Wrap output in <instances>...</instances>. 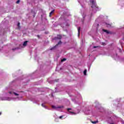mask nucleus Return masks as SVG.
Instances as JSON below:
<instances>
[{"label": "nucleus", "mask_w": 124, "mask_h": 124, "mask_svg": "<svg viewBox=\"0 0 124 124\" xmlns=\"http://www.w3.org/2000/svg\"><path fill=\"white\" fill-rule=\"evenodd\" d=\"M123 124H124V122Z\"/></svg>", "instance_id": "26"}, {"label": "nucleus", "mask_w": 124, "mask_h": 124, "mask_svg": "<svg viewBox=\"0 0 124 124\" xmlns=\"http://www.w3.org/2000/svg\"><path fill=\"white\" fill-rule=\"evenodd\" d=\"M69 110H71V108H67V111H69Z\"/></svg>", "instance_id": "21"}, {"label": "nucleus", "mask_w": 124, "mask_h": 124, "mask_svg": "<svg viewBox=\"0 0 124 124\" xmlns=\"http://www.w3.org/2000/svg\"><path fill=\"white\" fill-rule=\"evenodd\" d=\"M84 75H87V70H85L83 72Z\"/></svg>", "instance_id": "10"}, {"label": "nucleus", "mask_w": 124, "mask_h": 124, "mask_svg": "<svg viewBox=\"0 0 124 124\" xmlns=\"http://www.w3.org/2000/svg\"><path fill=\"white\" fill-rule=\"evenodd\" d=\"M60 44H62V41H60L56 45V46H58V45H60Z\"/></svg>", "instance_id": "12"}, {"label": "nucleus", "mask_w": 124, "mask_h": 124, "mask_svg": "<svg viewBox=\"0 0 124 124\" xmlns=\"http://www.w3.org/2000/svg\"><path fill=\"white\" fill-rule=\"evenodd\" d=\"M103 31L106 32L107 34H113V32L107 30L103 29Z\"/></svg>", "instance_id": "2"}, {"label": "nucleus", "mask_w": 124, "mask_h": 124, "mask_svg": "<svg viewBox=\"0 0 124 124\" xmlns=\"http://www.w3.org/2000/svg\"><path fill=\"white\" fill-rule=\"evenodd\" d=\"M19 2H20V0H18L16 1V3H19Z\"/></svg>", "instance_id": "18"}, {"label": "nucleus", "mask_w": 124, "mask_h": 124, "mask_svg": "<svg viewBox=\"0 0 124 124\" xmlns=\"http://www.w3.org/2000/svg\"><path fill=\"white\" fill-rule=\"evenodd\" d=\"M91 123L92 124H97V123H98V120H97L96 121H91Z\"/></svg>", "instance_id": "8"}, {"label": "nucleus", "mask_w": 124, "mask_h": 124, "mask_svg": "<svg viewBox=\"0 0 124 124\" xmlns=\"http://www.w3.org/2000/svg\"><path fill=\"white\" fill-rule=\"evenodd\" d=\"M14 94L15 95H17V96L19 95V94H18V93H17L15 92L14 93Z\"/></svg>", "instance_id": "15"}, {"label": "nucleus", "mask_w": 124, "mask_h": 124, "mask_svg": "<svg viewBox=\"0 0 124 124\" xmlns=\"http://www.w3.org/2000/svg\"><path fill=\"white\" fill-rule=\"evenodd\" d=\"M106 25H107V27H111V25L110 24H107V23H106Z\"/></svg>", "instance_id": "14"}, {"label": "nucleus", "mask_w": 124, "mask_h": 124, "mask_svg": "<svg viewBox=\"0 0 124 124\" xmlns=\"http://www.w3.org/2000/svg\"><path fill=\"white\" fill-rule=\"evenodd\" d=\"M0 115H1V112H0Z\"/></svg>", "instance_id": "25"}, {"label": "nucleus", "mask_w": 124, "mask_h": 124, "mask_svg": "<svg viewBox=\"0 0 124 124\" xmlns=\"http://www.w3.org/2000/svg\"><path fill=\"white\" fill-rule=\"evenodd\" d=\"M17 27L18 28V29H20V22H18L17 24Z\"/></svg>", "instance_id": "13"}, {"label": "nucleus", "mask_w": 124, "mask_h": 124, "mask_svg": "<svg viewBox=\"0 0 124 124\" xmlns=\"http://www.w3.org/2000/svg\"><path fill=\"white\" fill-rule=\"evenodd\" d=\"M69 112L71 113V114H75L74 112L69 111Z\"/></svg>", "instance_id": "17"}, {"label": "nucleus", "mask_w": 124, "mask_h": 124, "mask_svg": "<svg viewBox=\"0 0 124 124\" xmlns=\"http://www.w3.org/2000/svg\"><path fill=\"white\" fill-rule=\"evenodd\" d=\"M54 11H55V10H52L51 11V12L49 13V17H51L52 16V14H53V13H54Z\"/></svg>", "instance_id": "6"}, {"label": "nucleus", "mask_w": 124, "mask_h": 124, "mask_svg": "<svg viewBox=\"0 0 124 124\" xmlns=\"http://www.w3.org/2000/svg\"><path fill=\"white\" fill-rule=\"evenodd\" d=\"M90 2L92 4L91 7L93 8V10H97L98 9V6L96 5V2L93 0H91Z\"/></svg>", "instance_id": "1"}, {"label": "nucleus", "mask_w": 124, "mask_h": 124, "mask_svg": "<svg viewBox=\"0 0 124 124\" xmlns=\"http://www.w3.org/2000/svg\"><path fill=\"white\" fill-rule=\"evenodd\" d=\"M28 42H29V41H25V42L23 43V46H27V44H28Z\"/></svg>", "instance_id": "5"}, {"label": "nucleus", "mask_w": 124, "mask_h": 124, "mask_svg": "<svg viewBox=\"0 0 124 124\" xmlns=\"http://www.w3.org/2000/svg\"><path fill=\"white\" fill-rule=\"evenodd\" d=\"M56 47H57V46H55L51 48H50V50L51 51H52V50H54L55 49H56Z\"/></svg>", "instance_id": "7"}, {"label": "nucleus", "mask_w": 124, "mask_h": 124, "mask_svg": "<svg viewBox=\"0 0 124 124\" xmlns=\"http://www.w3.org/2000/svg\"><path fill=\"white\" fill-rule=\"evenodd\" d=\"M78 35L80 33V31H81V28L80 27H78Z\"/></svg>", "instance_id": "9"}, {"label": "nucleus", "mask_w": 124, "mask_h": 124, "mask_svg": "<svg viewBox=\"0 0 124 124\" xmlns=\"http://www.w3.org/2000/svg\"><path fill=\"white\" fill-rule=\"evenodd\" d=\"M52 108L53 109H61V108H63V106H59L57 107H56L55 106H52Z\"/></svg>", "instance_id": "3"}, {"label": "nucleus", "mask_w": 124, "mask_h": 124, "mask_svg": "<svg viewBox=\"0 0 124 124\" xmlns=\"http://www.w3.org/2000/svg\"><path fill=\"white\" fill-rule=\"evenodd\" d=\"M37 36L39 38V35H38Z\"/></svg>", "instance_id": "24"}, {"label": "nucleus", "mask_w": 124, "mask_h": 124, "mask_svg": "<svg viewBox=\"0 0 124 124\" xmlns=\"http://www.w3.org/2000/svg\"><path fill=\"white\" fill-rule=\"evenodd\" d=\"M41 105H42V107H44V108H45L46 107V106H45L44 104H42Z\"/></svg>", "instance_id": "16"}, {"label": "nucleus", "mask_w": 124, "mask_h": 124, "mask_svg": "<svg viewBox=\"0 0 124 124\" xmlns=\"http://www.w3.org/2000/svg\"><path fill=\"white\" fill-rule=\"evenodd\" d=\"M66 61V59L63 58L61 60L62 62H65Z\"/></svg>", "instance_id": "11"}, {"label": "nucleus", "mask_w": 124, "mask_h": 124, "mask_svg": "<svg viewBox=\"0 0 124 124\" xmlns=\"http://www.w3.org/2000/svg\"><path fill=\"white\" fill-rule=\"evenodd\" d=\"M15 50H16V48H13V51H15Z\"/></svg>", "instance_id": "23"}, {"label": "nucleus", "mask_w": 124, "mask_h": 124, "mask_svg": "<svg viewBox=\"0 0 124 124\" xmlns=\"http://www.w3.org/2000/svg\"><path fill=\"white\" fill-rule=\"evenodd\" d=\"M97 47H98V46H93V48H97Z\"/></svg>", "instance_id": "20"}, {"label": "nucleus", "mask_w": 124, "mask_h": 124, "mask_svg": "<svg viewBox=\"0 0 124 124\" xmlns=\"http://www.w3.org/2000/svg\"><path fill=\"white\" fill-rule=\"evenodd\" d=\"M9 93H10V94H11V93H12V92H9Z\"/></svg>", "instance_id": "22"}, {"label": "nucleus", "mask_w": 124, "mask_h": 124, "mask_svg": "<svg viewBox=\"0 0 124 124\" xmlns=\"http://www.w3.org/2000/svg\"><path fill=\"white\" fill-rule=\"evenodd\" d=\"M62 116H61L59 117V119H62Z\"/></svg>", "instance_id": "19"}, {"label": "nucleus", "mask_w": 124, "mask_h": 124, "mask_svg": "<svg viewBox=\"0 0 124 124\" xmlns=\"http://www.w3.org/2000/svg\"><path fill=\"white\" fill-rule=\"evenodd\" d=\"M62 36L61 35H57V37H55V39H59L60 40H61V39H62Z\"/></svg>", "instance_id": "4"}]
</instances>
